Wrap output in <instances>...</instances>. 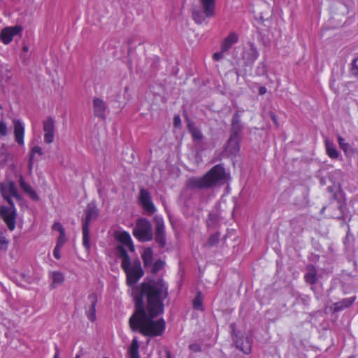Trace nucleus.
<instances>
[{"label": "nucleus", "mask_w": 358, "mask_h": 358, "mask_svg": "<svg viewBox=\"0 0 358 358\" xmlns=\"http://www.w3.org/2000/svg\"><path fill=\"white\" fill-rule=\"evenodd\" d=\"M338 208L342 212V206L341 204H339Z\"/></svg>", "instance_id": "e2e57ef3"}, {"label": "nucleus", "mask_w": 358, "mask_h": 358, "mask_svg": "<svg viewBox=\"0 0 358 358\" xmlns=\"http://www.w3.org/2000/svg\"><path fill=\"white\" fill-rule=\"evenodd\" d=\"M23 50H24V52H27V51H28V48H27V46H24V47H23Z\"/></svg>", "instance_id": "680f3d73"}, {"label": "nucleus", "mask_w": 358, "mask_h": 358, "mask_svg": "<svg viewBox=\"0 0 358 358\" xmlns=\"http://www.w3.org/2000/svg\"><path fill=\"white\" fill-rule=\"evenodd\" d=\"M133 235L141 242L151 241L152 239V231L150 222L143 218L138 220L133 229Z\"/></svg>", "instance_id": "423d86ee"}, {"label": "nucleus", "mask_w": 358, "mask_h": 358, "mask_svg": "<svg viewBox=\"0 0 358 358\" xmlns=\"http://www.w3.org/2000/svg\"><path fill=\"white\" fill-rule=\"evenodd\" d=\"M89 304L85 307V313L87 318L91 322L96 320V306L97 303V296L94 292H92L88 296Z\"/></svg>", "instance_id": "2eb2a0df"}, {"label": "nucleus", "mask_w": 358, "mask_h": 358, "mask_svg": "<svg viewBox=\"0 0 358 358\" xmlns=\"http://www.w3.org/2000/svg\"><path fill=\"white\" fill-rule=\"evenodd\" d=\"M17 217V209L15 204H9V206H0V217L6 224L10 231L15 228V220Z\"/></svg>", "instance_id": "0eeeda50"}, {"label": "nucleus", "mask_w": 358, "mask_h": 358, "mask_svg": "<svg viewBox=\"0 0 358 358\" xmlns=\"http://www.w3.org/2000/svg\"><path fill=\"white\" fill-rule=\"evenodd\" d=\"M243 130V125L241 121V114L236 111L231 119V134L230 136H239L240 133Z\"/></svg>", "instance_id": "f3484780"}, {"label": "nucleus", "mask_w": 358, "mask_h": 358, "mask_svg": "<svg viewBox=\"0 0 358 358\" xmlns=\"http://www.w3.org/2000/svg\"><path fill=\"white\" fill-rule=\"evenodd\" d=\"M135 310L129 320L130 329L145 336H157V292H132Z\"/></svg>", "instance_id": "f257e3e1"}, {"label": "nucleus", "mask_w": 358, "mask_h": 358, "mask_svg": "<svg viewBox=\"0 0 358 358\" xmlns=\"http://www.w3.org/2000/svg\"><path fill=\"white\" fill-rule=\"evenodd\" d=\"M337 138H338V143L339 145V147L341 149L342 148H343V146L347 144L348 143L345 142V140L344 138H343L342 136H341L340 135H338L337 136Z\"/></svg>", "instance_id": "de8ad7c7"}, {"label": "nucleus", "mask_w": 358, "mask_h": 358, "mask_svg": "<svg viewBox=\"0 0 358 358\" xmlns=\"http://www.w3.org/2000/svg\"><path fill=\"white\" fill-rule=\"evenodd\" d=\"M51 275L53 284L59 285L64 282V276L62 272L53 271Z\"/></svg>", "instance_id": "7c9ffc66"}, {"label": "nucleus", "mask_w": 358, "mask_h": 358, "mask_svg": "<svg viewBox=\"0 0 358 358\" xmlns=\"http://www.w3.org/2000/svg\"><path fill=\"white\" fill-rule=\"evenodd\" d=\"M34 189L31 187V188L30 189V190H28L27 192H26V193L29 194L31 193V192H34Z\"/></svg>", "instance_id": "bf43d9fd"}, {"label": "nucleus", "mask_w": 358, "mask_h": 358, "mask_svg": "<svg viewBox=\"0 0 358 358\" xmlns=\"http://www.w3.org/2000/svg\"><path fill=\"white\" fill-rule=\"evenodd\" d=\"M268 114L273 123L276 127H278L279 124L278 122L277 115L273 112H269Z\"/></svg>", "instance_id": "09e8293b"}, {"label": "nucleus", "mask_w": 358, "mask_h": 358, "mask_svg": "<svg viewBox=\"0 0 358 358\" xmlns=\"http://www.w3.org/2000/svg\"><path fill=\"white\" fill-rule=\"evenodd\" d=\"M158 248H163L166 245V238L164 231L163 222L158 219Z\"/></svg>", "instance_id": "a878e982"}, {"label": "nucleus", "mask_w": 358, "mask_h": 358, "mask_svg": "<svg viewBox=\"0 0 358 358\" xmlns=\"http://www.w3.org/2000/svg\"><path fill=\"white\" fill-rule=\"evenodd\" d=\"M75 358H80V355H76Z\"/></svg>", "instance_id": "0e129e2a"}, {"label": "nucleus", "mask_w": 358, "mask_h": 358, "mask_svg": "<svg viewBox=\"0 0 358 358\" xmlns=\"http://www.w3.org/2000/svg\"><path fill=\"white\" fill-rule=\"evenodd\" d=\"M166 323L163 318H158V336H162L165 330Z\"/></svg>", "instance_id": "4c0bfd02"}, {"label": "nucleus", "mask_w": 358, "mask_h": 358, "mask_svg": "<svg viewBox=\"0 0 358 358\" xmlns=\"http://www.w3.org/2000/svg\"><path fill=\"white\" fill-rule=\"evenodd\" d=\"M139 291H157V287L154 285H151L149 282H143L141 285V289Z\"/></svg>", "instance_id": "c9c22d12"}, {"label": "nucleus", "mask_w": 358, "mask_h": 358, "mask_svg": "<svg viewBox=\"0 0 358 358\" xmlns=\"http://www.w3.org/2000/svg\"><path fill=\"white\" fill-rule=\"evenodd\" d=\"M121 268L125 273L127 284L129 286L135 285L144 275L141 262L138 259L121 265Z\"/></svg>", "instance_id": "39448f33"}, {"label": "nucleus", "mask_w": 358, "mask_h": 358, "mask_svg": "<svg viewBox=\"0 0 358 358\" xmlns=\"http://www.w3.org/2000/svg\"><path fill=\"white\" fill-rule=\"evenodd\" d=\"M158 271L161 269H162L165 266V262L161 259H158Z\"/></svg>", "instance_id": "864d4df0"}, {"label": "nucleus", "mask_w": 358, "mask_h": 358, "mask_svg": "<svg viewBox=\"0 0 358 358\" xmlns=\"http://www.w3.org/2000/svg\"><path fill=\"white\" fill-rule=\"evenodd\" d=\"M139 203L148 215H152L155 212V206L151 196L149 192L145 189H141L140 191Z\"/></svg>", "instance_id": "9d476101"}, {"label": "nucleus", "mask_w": 358, "mask_h": 358, "mask_svg": "<svg viewBox=\"0 0 358 358\" xmlns=\"http://www.w3.org/2000/svg\"><path fill=\"white\" fill-rule=\"evenodd\" d=\"M1 108H2V106H1V105L0 104V110H1Z\"/></svg>", "instance_id": "338daca9"}, {"label": "nucleus", "mask_w": 358, "mask_h": 358, "mask_svg": "<svg viewBox=\"0 0 358 358\" xmlns=\"http://www.w3.org/2000/svg\"><path fill=\"white\" fill-rule=\"evenodd\" d=\"M165 352H166V358H172L169 350H166Z\"/></svg>", "instance_id": "4d7b16f0"}, {"label": "nucleus", "mask_w": 358, "mask_h": 358, "mask_svg": "<svg viewBox=\"0 0 358 358\" xmlns=\"http://www.w3.org/2000/svg\"><path fill=\"white\" fill-rule=\"evenodd\" d=\"M43 130L44 132V142L47 144L53 143L55 139V120L52 117H48L43 122Z\"/></svg>", "instance_id": "9b49d317"}, {"label": "nucleus", "mask_w": 358, "mask_h": 358, "mask_svg": "<svg viewBox=\"0 0 358 358\" xmlns=\"http://www.w3.org/2000/svg\"><path fill=\"white\" fill-rule=\"evenodd\" d=\"M62 246L55 245L53 250V256L55 259H59L61 258L60 250Z\"/></svg>", "instance_id": "a18cd8bd"}, {"label": "nucleus", "mask_w": 358, "mask_h": 358, "mask_svg": "<svg viewBox=\"0 0 358 358\" xmlns=\"http://www.w3.org/2000/svg\"><path fill=\"white\" fill-rule=\"evenodd\" d=\"M333 197H334V199H336V194H334Z\"/></svg>", "instance_id": "69168bd1"}, {"label": "nucleus", "mask_w": 358, "mask_h": 358, "mask_svg": "<svg viewBox=\"0 0 358 358\" xmlns=\"http://www.w3.org/2000/svg\"><path fill=\"white\" fill-rule=\"evenodd\" d=\"M198 2L199 8L192 9V16L196 24H201L215 15L216 0H198Z\"/></svg>", "instance_id": "7ed1b4c3"}, {"label": "nucleus", "mask_w": 358, "mask_h": 358, "mask_svg": "<svg viewBox=\"0 0 358 358\" xmlns=\"http://www.w3.org/2000/svg\"><path fill=\"white\" fill-rule=\"evenodd\" d=\"M350 71L353 76L358 77V58L355 59L352 61L351 64Z\"/></svg>", "instance_id": "e433bc0d"}, {"label": "nucleus", "mask_w": 358, "mask_h": 358, "mask_svg": "<svg viewBox=\"0 0 358 358\" xmlns=\"http://www.w3.org/2000/svg\"><path fill=\"white\" fill-rule=\"evenodd\" d=\"M128 353L130 358H140L139 345L136 338L132 340Z\"/></svg>", "instance_id": "cd10ccee"}, {"label": "nucleus", "mask_w": 358, "mask_h": 358, "mask_svg": "<svg viewBox=\"0 0 358 358\" xmlns=\"http://www.w3.org/2000/svg\"><path fill=\"white\" fill-rule=\"evenodd\" d=\"M338 219L340 220H343L344 221L345 220V217L343 215H341V216L338 217Z\"/></svg>", "instance_id": "13d9d810"}, {"label": "nucleus", "mask_w": 358, "mask_h": 358, "mask_svg": "<svg viewBox=\"0 0 358 358\" xmlns=\"http://www.w3.org/2000/svg\"><path fill=\"white\" fill-rule=\"evenodd\" d=\"M29 196L34 201H38L39 200V196H38V195L37 194V193L36 192L35 190L34 192H32L31 193L29 194Z\"/></svg>", "instance_id": "3c124183"}, {"label": "nucleus", "mask_w": 358, "mask_h": 358, "mask_svg": "<svg viewBox=\"0 0 358 358\" xmlns=\"http://www.w3.org/2000/svg\"><path fill=\"white\" fill-rule=\"evenodd\" d=\"M114 236L115 238L121 243L120 245L126 246L131 252L135 251V246L129 232L127 231H116L115 232Z\"/></svg>", "instance_id": "ddd939ff"}, {"label": "nucleus", "mask_w": 358, "mask_h": 358, "mask_svg": "<svg viewBox=\"0 0 358 358\" xmlns=\"http://www.w3.org/2000/svg\"><path fill=\"white\" fill-rule=\"evenodd\" d=\"M258 57L259 52L253 43H250L249 49L244 52L243 57L248 62L252 63L258 58Z\"/></svg>", "instance_id": "412c9836"}, {"label": "nucleus", "mask_w": 358, "mask_h": 358, "mask_svg": "<svg viewBox=\"0 0 358 358\" xmlns=\"http://www.w3.org/2000/svg\"><path fill=\"white\" fill-rule=\"evenodd\" d=\"M43 154L42 148L38 145H35L31 148L29 157L35 159L36 155L41 157Z\"/></svg>", "instance_id": "2f4dec72"}, {"label": "nucleus", "mask_w": 358, "mask_h": 358, "mask_svg": "<svg viewBox=\"0 0 358 358\" xmlns=\"http://www.w3.org/2000/svg\"><path fill=\"white\" fill-rule=\"evenodd\" d=\"M167 284L162 279L158 278V292L167 291Z\"/></svg>", "instance_id": "79ce46f5"}, {"label": "nucleus", "mask_w": 358, "mask_h": 358, "mask_svg": "<svg viewBox=\"0 0 358 358\" xmlns=\"http://www.w3.org/2000/svg\"><path fill=\"white\" fill-rule=\"evenodd\" d=\"M14 126V137L15 142L20 146L24 145V135L25 129L22 122L18 120L15 119L13 121Z\"/></svg>", "instance_id": "4468645a"}, {"label": "nucleus", "mask_w": 358, "mask_h": 358, "mask_svg": "<svg viewBox=\"0 0 358 358\" xmlns=\"http://www.w3.org/2000/svg\"><path fill=\"white\" fill-rule=\"evenodd\" d=\"M240 150L239 136H230L226 150L231 155H236Z\"/></svg>", "instance_id": "6ab92c4d"}, {"label": "nucleus", "mask_w": 358, "mask_h": 358, "mask_svg": "<svg viewBox=\"0 0 358 358\" xmlns=\"http://www.w3.org/2000/svg\"><path fill=\"white\" fill-rule=\"evenodd\" d=\"M8 240L3 233L0 232V250H6L8 249Z\"/></svg>", "instance_id": "72a5a7b5"}, {"label": "nucleus", "mask_w": 358, "mask_h": 358, "mask_svg": "<svg viewBox=\"0 0 358 358\" xmlns=\"http://www.w3.org/2000/svg\"><path fill=\"white\" fill-rule=\"evenodd\" d=\"M325 148H326L327 153L330 158L334 159L338 158L340 153L337 150V149L333 142L327 139L325 141Z\"/></svg>", "instance_id": "5701e85b"}, {"label": "nucleus", "mask_w": 358, "mask_h": 358, "mask_svg": "<svg viewBox=\"0 0 358 358\" xmlns=\"http://www.w3.org/2000/svg\"><path fill=\"white\" fill-rule=\"evenodd\" d=\"M325 209H326V206H324V207L321 209L320 213H321V214H322V213L324 212Z\"/></svg>", "instance_id": "052dcab7"}, {"label": "nucleus", "mask_w": 358, "mask_h": 358, "mask_svg": "<svg viewBox=\"0 0 358 358\" xmlns=\"http://www.w3.org/2000/svg\"><path fill=\"white\" fill-rule=\"evenodd\" d=\"M238 41V36L235 33H231L222 42L221 50L222 52L228 51L232 45Z\"/></svg>", "instance_id": "aec40b11"}, {"label": "nucleus", "mask_w": 358, "mask_h": 358, "mask_svg": "<svg viewBox=\"0 0 358 358\" xmlns=\"http://www.w3.org/2000/svg\"><path fill=\"white\" fill-rule=\"evenodd\" d=\"M98 216V210L94 203H89L85 210V218L83 220L82 234L83 245L87 252L91 249L90 238V225L92 220Z\"/></svg>", "instance_id": "20e7f679"}, {"label": "nucleus", "mask_w": 358, "mask_h": 358, "mask_svg": "<svg viewBox=\"0 0 358 358\" xmlns=\"http://www.w3.org/2000/svg\"><path fill=\"white\" fill-rule=\"evenodd\" d=\"M167 292H158V315L164 312V304L161 300V298L166 296Z\"/></svg>", "instance_id": "f704fd0d"}, {"label": "nucleus", "mask_w": 358, "mask_h": 358, "mask_svg": "<svg viewBox=\"0 0 358 358\" xmlns=\"http://www.w3.org/2000/svg\"><path fill=\"white\" fill-rule=\"evenodd\" d=\"M223 52L222 50L220 52H215L213 55V58L215 61H219L223 57Z\"/></svg>", "instance_id": "8fccbe9b"}, {"label": "nucleus", "mask_w": 358, "mask_h": 358, "mask_svg": "<svg viewBox=\"0 0 358 358\" xmlns=\"http://www.w3.org/2000/svg\"><path fill=\"white\" fill-rule=\"evenodd\" d=\"M34 161L35 159H31L29 157V162H28V168L29 169L30 171H31L32 169H33V166H34Z\"/></svg>", "instance_id": "603ef678"}, {"label": "nucleus", "mask_w": 358, "mask_h": 358, "mask_svg": "<svg viewBox=\"0 0 358 358\" xmlns=\"http://www.w3.org/2000/svg\"><path fill=\"white\" fill-rule=\"evenodd\" d=\"M0 192L3 198L8 204L14 203L12 200V197L18 200L21 199L20 195L17 192V189L13 182H10L7 184H2L0 187Z\"/></svg>", "instance_id": "6e6552de"}, {"label": "nucleus", "mask_w": 358, "mask_h": 358, "mask_svg": "<svg viewBox=\"0 0 358 358\" xmlns=\"http://www.w3.org/2000/svg\"><path fill=\"white\" fill-rule=\"evenodd\" d=\"M173 125L176 128H180L182 123L181 119L178 115H176L173 117Z\"/></svg>", "instance_id": "49530a36"}, {"label": "nucleus", "mask_w": 358, "mask_h": 358, "mask_svg": "<svg viewBox=\"0 0 358 358\" xmlns=\"http://www.w3.org/2000/svg\"><path fill=\"white\" fill-rule=\"evenodd\" d=\"M224 168L221 164L213 166L205 176L201 178L193 177L187 180V187L191 189L209 188L217 182L225 178Z\"/></svg>", "instance_id": "f03ea898"}, {"label": "nucleus", "mask_w": 358, "mask_h": 358, "mask_svg": "<svg viewBox=\"0 0 358 358\" xmlns=\"http://www.w3.org/2000/svg\"><path fill=\"white\" fill-rule=\"evenodd\" d=\"M106 108V104L103 100L97 97L93 99V110L96 117L104 120Z\"/></svg>", "instance_id": "dca6fc26"}, {"label": "nucleus", "mask_w": 358, "mask_h": 358, "mask_svg": "<svg viewBox=\"0 0 358 358\" xmlns=\"http://www.w3.org/2000/svg\"><path fill=\"white\" fill-rule=\"evenodd\" d=\"M154 252L151 248H146L141 254L143 266L145 269L150 268L151 272L157 273V262L153 261Z\"/></svg>", "instance_id": "f8f14e48"}, {"label": "nucleus", "mask_w": 358, "mask_h": 358, "mask_svg": "<svg viewBox=\"0 0 358 358\" xmlns=\"http://www.w3.org/2000/svg\"><path fill=\"white\" fill-rule=\"evenodd\" d=\"M19 182L20 187L24 190V192L30 190L31 188V186L25 182L22 176L20 177Z\"/></svg>", "instance_id": "58836bf2"}, {"label": "nucleus", "mask_w": 358, "mask_h": 358, "mask_svg": "<svg viewBox=\"0 0 358 358\" xmlns=\"http://www.w3.org/2000/svg\"><path fill=\"white\" fill-rule=\"evenodd\" d=\"M52 230L57 231L59 234L65 231L64 228L60 222H55L52 225Z\"/></svg>", "instance_id": "c03bdc74"}, {"label": "nucleus", "mask_w": 358, "mask_h": 358, "mask_svg": "<svg viewBox=\"0 0 358 358\" xmlns=\"http://www.w3.org/2000/svg\"><path fill=\"white\" fill-rule=\"evenodd\" d=\"M125 247L126 246L120 245H117L115 247L117 255L122 259L121 265H124L125 264L131 261L130 257L128 255Z\"/></svg>", "instance_id": "b1692460"}, {"label": "nucleus", "mask_w": 358, "mask_h": 358, "mask_svg": "<svg viewBox=\"0 0 358 358\" xmlns=\"http://www.w3.org/2000/svg\"><path fill=\"white\" fill-rule=\"evenodd\" d=\"M189 349L192 352H200L202 350L201 345L199 343H194L190 344L189 345Z\"/></svg>", "instance_id": "a19ab883"}, {"label": "nucleus", "mask_w": 358, "mask_h": 358, "mask_svg": "<svg viewBox=\"0 0 358 358\" xmlns=\"http://www.w3.org/2000/svg\"><path fill=\"white\" fill-rule=\"evenodd\" d=\"M343 151L346 157H352L355 153H357L356 150L348 143L345 144L343 148H341Z\"/></svg>", "instance_id": "473e14b6"}, {"label": "nucleus", "mask_w": 358, "mask_h": 358, "mask_svg": "<svg viewBox=\"0 0 358 358\" xmlns=\"http://www.w3.org/2000/svg\"><path fill=\"white\" fill-rule=\"evenodd\" d=\"M187 128L194 141H200L203 139V136L201 131L199 128L196 127L193 122H189Z\"/></svg>", "instance_id": "393cba45"}, {"label": "nucleus", "mask_w": 358, "mask_h": 358, "mask_svg": "<svg viewBox=\"0 0 358 358\" xmlns=\"http://www.w3.org/2000/svg\"><path fill=\"white\" fill-rule=\"evenodd\" d=\"M236 346L238 349L241 350L245 354H249L251 352V343L248 338H245L243 341V338L237 339L235 341Z\"/></svg>", "instance_id": "4be33fe9"}, {"label": "nucleus", "mask_w": 358, "mask_h": 358, "mask_svg": "<svg viewBox=\"0 0 358 358\" xmlns=\"http://www.w3.org/2000/svg\"><path fill=\"white\" fill-rule=\"evenodd\" d=\"M220 241V233L217 232L209 236L207 242L203 245L206 248H212L218 244Z\"/></svg>", "instance_id": "c756f323"}, {"label": "nucleus", "mask_w": 358, "mask_h": 358, "mask_svg": "<svg viewBox=\"0 0 358 358\" xmlns=\"http://www.w3.org/2000/svg\"><path fill=\"white\" fill-rule=\"evenodd\" d=\"M7 134V126L3 120H0V136H4Z\"/></svg>", "instance_id": "37998d69"}, {"label": "nucleus", "mask_w": 358, "mask_h": 358, "mask_svg": "<svg viewBox=\"0 0 358 358\" xmlns=\"http://www.w3.org/2000/svg\"><path fill=\"white\" fill-rule=\"evenodd\" d=\"M258 91H259V94L260 95H264V94H266V93L267 90H266V88L265 87L262 86V87H260L259 88V90H258Z\"/></svg>", "instance_id": "6e6d98bb"}, {"label": "nucleus", "mask_w": 358, "mask_h": 358, "mask_svg": "<svg viewBox=\"0 0 358 358\" xmlns=\"http://www.w3.org/2000/svg\"><path fill=\"white\" fill-rule=\"evenodd\" d=\"M203 296L201 292H197L196 296L192 300L193 308L196 310L203 311L204 307L203 305Z\"/></svg>", "instance_id": "c85d7f7f"}, {"label": "nucleus", "mask_w": 358, "mask_h": 358, "mask_svg": "<svg viewBox=\"0 0 358 358\" xmlns=\"http://www.w3.org/2000/svg\"><path fill=\"white\" fill-rule=\"evenodd\" d=\"M308 272L305 275L306 281L310 284H314L317 281V271L313 265H308L307 266Z\"/></svg>", "instance_id": "bb28decb"}, {"label": "nucleus", "mask_w": 358, "mask_h": 358, "mask_svg": "<svg viewBox=\"0 0 358 358\" xmlns=\"http://www.w3.org/2000/svg\"><path fill=\"white\" fill-rule=\"evenodd\" d=\"M22 31V27L20 25L6 27L0 33V41L5 45L9 44L15 36L19 35Z\"/></svg>", "instance_id": "1a4fd4ad"}, {"label": "nucleus", "mask_w": 358, "mask_h": 358, "mask_svg": "<svg viewBox=\"0 0 358 358\" xmlns=\"http://www.w3.org/2000/svg\"><path fill=\"white\" fill-rule=\"evenodd\" d=\"M67 238L66 237L65 231L60 233L59 237L57 240L56 245L62 246L64 245V243L66 242Z\"/></svg>", "instance_id": "ea45409f"}, {"label": "nucleus", "mask_w": 358, "mask_h": 358, "mask_svg": "<svg viewBox=\"0 0 358 358\" xmlns=\"http://www.w3.org/2000/svg\"><path fill=\"white\" fill-rule=\"evenodd\" d=\"M55 353L53 358H59V350L57 344L55 345Z\"/></svg>", "instance_id": "5fc2aeb1"}, {"label": "nucleus", "mask_w": 358, "mask_h": 358, "mask_svg": "<svg viewBox=\"0 0 358 358\" xmlns=\"http://www.w3.org/2000/svg\"><path fill=\"white\" fill-rule=\"evenodd\" d=\"M355 299V296L343 299L338 302L333 303L332 306H331V309L332 310L333 313L341 311L343 309L349 308L350 306H352Z\"/></svg>", "instance_id": "a211bd4d"}]
</instances>
